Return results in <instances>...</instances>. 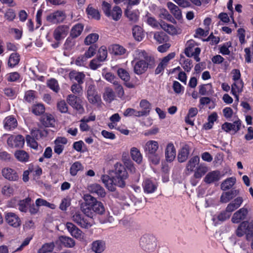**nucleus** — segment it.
Wrapping results in <instances>:
<instances>
[{
	"label": "nucleus",
	"mask_w": 253,
	"mask_h": 253,
	"mask_svg": "<svg viewBox=\"0 0 253 253\" xmlns=\"http://www.w3.org/2000/svg\"><path fill=\"white\" fill-rule=\"evenodd\" d=\"M131 65L134 73L137 75L145 73L148 69H153L155 65V60L144 50L137 49L133 54Z\"/></svg>",
	"instance_id": "nucleus-1"
},
{
	"label": "nucleus",
	"mask_w": 253,
	"mask_h": 253,
	"mask_svg": "<svg viewBox=\"0 0 253 253\" xmlns=\"http://www.w3.org/2000/svg\"><path fill=\"white\" fill-rule=\"evenodd\" d=\"M84 200L86 208H84L86 213L93 218L96 214L102 215L105 212L103 204L90 194L84 195Z\"/></svg>",
	"instance_id": "nucleus-2"
},
{
	"label": "nucleus",
	"mask_w": 253,
	"mask_h": 253,
	"mask_svg": "<svg viewBox=\"0 0 253 253\" xmlns=\"http://www.w3.org/2000/svg\"><path fill=\"white\" fill-rule=\"evenodd\" d=\"M159 148V144L157 141L149 140L147 141L144 147L146 155L149 160L154 165H157L160 163L161 157L157 152Z\"/></svg>",
	"instance_id": "nucleus-3"
},
{
	"label": "nucleus",
	"mask_w": 253,
	"mask_h": 253,
	"mask_svg": "<svg viewBox=\"0 0 253 253\" xmlns=\"http://www.w3.org/2000/svg\"><path fill=\"white\" fill-rule=\"evenodd\" d=\"M114 180L115 184L121 188L126 186V180L128 178V173L124 165L117 162L114 165Z\"/></svg>",
	"instance_id": "nucleus-4"
},
{
	"label": "nucleus",
	"mask_w": 253,
	"mask_h": 253,
	"mask_svg": "<svg viewBox=\"0 0 253 253\" xmlns=\"http://www.w3.org/2000/svg\"><path fill=\"white\" fill-rule=\"evenodd\" d=\"M232 78L234 82L231 85V93L239 101V93L243 91L244 85L243 81L241 79V74L239 69H234L231 71Z\"/></svg>",
	"instance_id": "nucleus-5"
},
{
	"label": "nucleus",
	"mask_w": 253,
	"mask_h": 253,
	"mask_svg": "<svg viewBox=\"0 0 253 253\" xmlns=\"http://www.w3.org/2000/svg\"><path fill=\"white\" fill-rule=\"evenodd\" d=\"M236 234L238 237L246 235L247 240L253 237V219L242 222L236 230Z\"/></svg>",
	"instance_id": "nucleus-6"
},
{
	"label": "nucleus",
	"mask_w": 253,
	"mask_h": 253,
	"mask_svg": "<svg viewBox=\"0 0 253 253\" xmlns=\"http://www.w3.org/2000/svg\"><path fill=\"white\" fill-rule=\"evenodd\" d=\"M93 217L89 216L84 208L83 213L77 212L73 216V220L81 227L89 228L92 225Z\"/></svg>",
	"instance_id": "nucleus-7"
},
{
	"label": "nucleus",
	"mask_w": 253,
	"mask_h": 253,
	"mask_svg": "<svg viewBox=\"0 0 253 253\" xmlns=\"http://www.w3.org/2000/svg\"><path fill=\"white\" fill-rule=\"evenodd\" d=\"M66 102L79 114H83L84 112L83 101L80 96L69 94L66 97Z\"/></svg>",
	"instance_id": "nucleus-8"
},
{
	"label": "nucleus",
	"mask_w": 253,
	"mask_h": 253,
	"mask_svg": "<svg viewBox=\"0 0 253 253\" xmlns=\"http://www.w3.org/2000/svg\"><path fill=\"white\" fill-rule=\"evenodd\" d=\"M140 246L146 252L153 251L157 246L155 238L150 235H144L140 239Z\"/></svg>",
	"instance_id": "nucleus-9"
},
{
	"label": "nucleus",
	"mask_w": 253,
	"mask_h": 253,
	"mask_svg": "<svg viewBox=\"0 0 253 253\" xmlns=\"http://www.w3.org/2000/svg\"><path fill=\"white\" fill-rule=\"evenodd\" d=\"M86 92L87 98L90 103L95 104L101 100L100 96L98 95L94 84H90L88 85Z\"/></svg>",
	"instance_id": "nucleus-10"
},
{
	"label": "nucleus",
	"mask_w": 253,
	"mask_h": 253,
	"mask_svg": "<svg viewBox=\"0 0 253 253\" xmlns=\"http://www.w3.org/2000/svg\"><path fill=\"white\" fill-rule=\"evenodd\" d=\"M7 143L11 148H21L24 145L25 139L21 135H10L7 139Z\"/></svg>",
	"instance_id": "nucleus-11"
},
{
	"label": "nucleus",
	"mask_w": 253,
	"mask_h": 253,
	"mask_svg": "<svg viewBox=\"0 0 253 253\" xmlns=\"http://www.w3.org/2000/svg\"><path fill=\"white\" fill-rule=\"evenodd\" d=\"M5 220L9 226L14 228L19 227L21 223L19 217L16 213L12 212H5Z\"/></svg>",
	"instance_id": "nucleus-12"
},
{
	"label": "nucleus",
	"mask_w": 253,
	"mask_h": 253,
	"mask_svg": "<svg viewBox=\"0 0 253 253\" xmlns=\"http://www.w3.org/2000/svg\"><path fill=\"white\" fill-rule=\"evenodd\" d=\"M88 190L90 193L93 195L97 196L98 197L104 198L106 196L105 189L98 184H90L88 187Z\"/></svg>",
	"instance_id": "nucleus-13"
},
{
	"label": "nucleus",
	"mask_w": 253,
	"mask_h": 253,
	"mask_svg": "<svg viewBox=\"0 0 253 253\" xmlns=\"http://www.w3.org/2000/svg\"><path fill=\"white\" fill-rule=\"evenodd\" d=\"M166 160L168 162H172L176 157V149L172 142L169 143L165 149Z\"/></svg>",
	"instance_id": "nucleus-14"
},
{
	"label": "nucleus",
	"mask_w": 253,
	"mask_h": 253,
	"mask_svg": "<svg viewBox=\"0 0 253 253\" xmlns=\"http://www.w3.org/2000/svg\"><path fill=\"white\" fill-rule=\"evenodd\" d=\"M222 177L220 171L216 170L209 172L204 178V181L207 184H211L218 182Z\"/></svg>",
	"instance_id": "nucleus-15"
},
{
	"label": "nucleus",
	"mask_w": 253,
	"mask_h": 253,
	"mask_svg": "<svg viewBox=\"0 0 253 253\" xmlns=\"http://www.w3.org/2000/svg\"><path fill=\"white\" fill-rule=\"evenodd\" d=\"M46 20L53 24H57L63 21V11L57 10L46 17Z\"/></svg>",
	"instance_id": "nucleus-16"
},
{
	"label": "nucleus",
	"mask_w": 253,
	"mask_h": 253,
	"mask_svg": "<svg viewBox=\"0 0 253 253\" xmlns=\"http://www.w3.org/2000/svg\"><path fill=\"white\" fill-rule=\"evenodd\" d=\"M248 213L247 208L244 207L239 209L235 212L231 219L232 222L234 223H240L241 220L245 219Z\"/></svg>",
	"instance_id": "nucleus-17"
},
{
	"label": "nucleus",
	"mask_w": 253,
	"mask_h": 253,
	"mask_svg": "<svg viewBox=\"0 0 253 253\" xmlns=\"http://www.w3.org/2000/svg\"><path fill=\"white\" fill-rule=\"evenodd\" d=\"M2 176L6 179L10 181H16L19 178V176L16 171L9 168H4L2 170Z\"/></svg>",
	"instance_id": "nucleus-18"
},
{
	"label": "nucleus",
	"mask_w": 253,
	"mask_h": 253,
	"mask_svg": "<svg viewBox=\"0 0 253 253\" xmlns=\"http://www.w3.org/2000/svg\"><path fill=\"white\" fill-rule=\"evenodd\" d=\"M190 149L189 146L186 144L179 150L177 160L179 163L185 162L188 159L190 154Z\"/></svg>",
	"instance_id": "nucleus-19"
},
{
	"label": "nucleus",
	"mask_w": 253,
	"mask_h": 253,
	"mask_svg": "<svg viewBox=\"0 0 253 253\" xmlns=\"http://www.w3.org/2000/svg\"><path fill=\"white\" fill-rule=\"evenodd\" d=\"M142 186L144 193L147 194L155 192L158 187V185L155 182L149 179H147L144 180L143 182Z\"/></svg>",
	"instance_id": "nucleus-20"
},
{
	"label": "nucleus",
	"mask_w": 253,
	"mask_h": 253,
	"mask_svg": "<svg viewBox=\"0 0 253 253\" xmlns=\"http://www.w3.org/2000/svg\"><path fill=\"white\" fill-rule=\"evenodd\" d=\"M101 180L104 184L106 187L110 191H115L116 190V184L114 180V176L111 178L109 175L104 174L101 176Z\"/></svg>",
	"instance_id": "nucleus-21"
},
{
	"label": "nucleus",
	"mask_w": 253,
	"mask_h": 253,
	"mask_svg": "<svg viewBox=\"0 0 253 253\" xmlns=\"http://www.w3.org/2000/svg\"><path fill=\"white\" fill-rule=\"evenodd\" d=\"M198 113V110L197 108H190L188 110L187 115L185 117V122L186 124L191 126H194L195 119L193 118L196 116Z\"/></svg>",
	"instance_id": "nucleus-22"
},
{
	"label": "nucleus",
	"mask_w": 253,
	"mask_h": 253,
	"mask_svg": "<svg viewBox=\"0 0 253 253\" xmlns=\"http://www.w3.org/2000/svg\"><path fill=\"white\" fill-rule=\"evenodd\" d=\"M69 77L72 81H75L78 84H83L85 77L83 72H79L76 71H72L69 73Z\"/></svg>",
	"instance_id": "nucleus-23"
},
{
	"label": "nucleus",
	"mask_w": 253,
	"mask_h": 253,
	"mask_svg": "<svg viewBox=\"0 0 253 253\" xmlns=\"http://www.w3.org/2000/svg\"><path fill=\"white\" fill-rule=\"evenodd\" d=\"M239 192L238 190L232 189L229 191L223 193L220 197V202L222 203H228L236 197L239 194Z\"/></svg>",
	"instance_id": "nucleus-24"
},
{
	"label": "nucleus",
	"mask_w": 253,
	"mask_h": 253,
	"mask_svg": "<svg viewBox=\"0 0 253 253\" xmlns=\"http://www.w3.org/2000/svg\"><path fill=\"white\" fill-rule=\"evenodd\" d=\"M17 120L13 116H9L4 120V127L6 129L12 130L17 127Z\"/></svg>",
	"instance_id": "nucleus-25"
},
{
	"label": "nucleus",
	"mask_w": 253,
	"mask_h": 253,
	"mask_svg": "<svg viewBox=\"0 0 253 253\" xmlns=\"http://www.w3.org/2000/svg\"><path fill=\"white\" fill-rule=\"evenodd\" d=\"M130 8L127 7L125 11V15L130 21L136 23L138 20L139 12L138 10H131Z\"/></svg>",
	"instance_id": "nucleus-26"
},
{
	"label": "nucleus",
	"mask_w": 253,
	"mask_h": 253,
	"mask_svg": "<svg viewBox=\"0 0 253 253\" xmlns=\"http://www.w3.org/2000/svg\"><path fill=\"white\" fill-rule=\"evenodd\" d=\"M109 51L115 55H123L126 52V49L118 44H114L109 47Z\"/></svg>",
	"instance_id": "nucleus-27"
},
{
	"label": "nucleus",
	"mask_w": 253,
	"mask_h": 253,
	"mask_svg": "<svg viewBox=\"0 0 253 253\" xmlns=\"http://www.w3.org/2000/svg\"><path fill=\"white\" fill-rule=\"evenodd\" d=\"M85 12L89 18L99 20L101 15L98 9L93 7L91 4H89L85 9Z\"/></svg>",
	"instance_id": "nucleus-28"
},
{
	"label": "nucleus",
	"mask_w": 253,
	"mask_h": 253,
	"mask_svg": "<svg viewBox=\"0 0 253 253\" xmlns=\"http://www.w3.org/2000/svg\"><path fill=\"white\" fill-rule=\"evenodd\" d=\"M197 45L196 42L193 40H190L187 42L186 47L184 50V53L188 57H192L193 50L196 48L195 46Z\"/></svg>",
	"instance_id": "nucleus-29"
},
{
	"label": "nucleus",
	"mask_w": 253,
	"mask_h": 253,
	"mask_svg": "<svg viewBox=\"0 0 253 253\" xmlns=\"http://www.w3.org/2000/svg\"><path fill=\"white\" fill-rule=\"evenodd\" d=\"M42 124L46 127H53L55 125V119L51 114H45L41 119Z\"/></svg>",
	"instance_id": "nucleus-30"
},
{
	"label": "nucleus",
	"mask_w": 253,
	"mask_h": 253,
	"mask_svg": "<svg viewBox=\"0 0 253 253\" xmlns=\"http://www.w3.org/2000/svg\"><path fill=\"white\" fill-rule=\"evenodd\" d=\"M84 26L82 23H77L73 26L70 31V37L73 38H77L80 36L83 30Z\"/></svg>",
	"instance_id": "nucleus-31"
},
{
	"label": "nucleus",
	"mask_w": 253,
	"mask_h": 253,
	"mask_svg": "<svg viewBox=\"0 0 253 253\" xmlns=\"http://www.w3.org/2000/svg\"><path fill=\"white\" fill-rule=\"evenodd\" d=\"M91 249L95 253H101L105 249V242L102 240H96L93 242Z\"/></svg>",
	"instance_id": "nucleus-32"
},
{
	"label": "nucleus",
	"mask_w": 253,
	"mask_h": 253,
	"mask_svg": "<svg viewBox=\"0 0 253 253\" xmlns=\"http://www.w3.org/2000/svg\"><path fill=\"white\" fill-rule=\"evenodd\" d=\"M132 35L135 40L138 42L142 41L144 37L142 28L138 25H135L133 27Z\"/></svg>",
	"instance_id": "nucleus-33"
},
{
	"label": "nucleus",
	"mask_w": 253,
	"mask_h": 253,
	"mask_svg": "<svg viewBox=\"0 0 253 253\" xmlns=\"http://www.w3.org/2000/svg\"><path fill=\"white\" fill-rule=\"evenodd\" d=\"M139 106L142 109V111H140V112L142 114V117L146 116L149 114L151 105L148 101L146 99L141 100L140 102Z\"/></svg>",
	"instance_id": "nucleus-34"
},
{
	"label": "nucleus",
	"mask_w": 253,
	"mask_h": 253,
	"mask_svg": "<svg viewBox=\"0 0 253 253\" xmlns=\"http://www.w3.org/2000/svg\"><path fill=\"white\" fill-rule=\"evenodd\" d=\"M14 156L17 160L22 163H26L29 161V155L22 150H17L14 153Z\"/></svg>",
	"instance_id": "nucleus-35"
},
{
	"label": "nucleus",
	"mask_w": 253,
	"mask_h": 253,
	"mask_svg": "<svg viewBox=\"0 0 253 253\" xmlns=\"http://www.w3.org/2000/svg\"><path fill=\"white\" fill-rule=\"evenodd\" d=\"M48 134V129L46 128H41L39 129L33 130L31 131V135L37 140L43 138L47 136Z\"/></svg>",
	"instance_id": "nucleus-36"
},
{
	"label": "nucleus",
	"mask_w": 253,
	"mask_h": 253,
	"mask_svg": "<svg viewBox=\"0 0 253 253\" xmlns=\"http://www.w3.org/2000/svg\"><path fill=\"white\" fill-rule=\"evenodd\" d=\"M132 159L137 164H140L142 160V155L140 151L136 147H132L130 151Z\"/></svg>",
	"instance_id": "nucleus-37"
},
{
	"label": "nucleus",
	"mask_w": 253,
	"mask_h": 253,
	"mask_svg": "<svg viewBox=\"0 0 253 253\" xmlns=\"http://www.w3.org/2000/svg\"><path fill=\"white\" fill-rule=\"evenodd\" d=\"M236 178L231 177L224 180L221 184V189L225 191L230 189L236 183Z\"/></svg>",
	"instance_id": "nucleus-38"
},
{
	"label": "nucleus",
	"mask_w": 253,
	"mask_h": 253,
	"mask_svg": "<svg viewBox=\"0 0 253 253\" xmlns=\"http://www.w3.org/2000/svg\"><path fill=\"white\" fill-rule=\"evenodd\" d=\"M199 162L200 158L198 156L193 157L189 160L186 165V170L190 172L193 171L196 166L199 164Z\"/></svg>",
	"instance_id": "nucleus-39"
},
{
	"label": "nucleus",
	"mask_w": 253,
	"mask_h": 253,
	"mask_svg": "<svg viewBox=\"0 0 253 253\" xmlns=\"http://www.w3.org/2000/svg\"><path fill=\"white\" fill-rule=\"evenodd\" d=\"M14 187L15 186L14 185H10V184H6L3 185L1 188L2 194L7 197L12 196L14 192Z\"/></svg>",
	"instance_id": "nucleus-40"
},
{
	"label": "nucleus",
	"mask_w": 253,
	"mask_h": 253,
	"mask_svg": "<svg viewBox=\"0 0 253 253\" xmlns=\"http://www.w3.org/2000/svg\"><path fill=\"white\" fill-rule=\"evenodd\" d=\"M117 73L119 78L125 82H129L130 80V75L126 70L122 68H118Z\"/></svg>",
	"instance_id": "nucleus-41"
},
{
	"label": "nucleus",
	"mask_w": 253,
	"mask_h": 253,
	"mask_svg": "<svg viewBox=\"0 0 253 253\" xmlns=\"http://www.w3.org/2000/svg\"><path fill=\"white\" fill-rule=\"evenodd\" d=\"M122 14V11L121 8L118 6H115L112 10H111L109 17H111L113 20L118 21L121 18Z\"/></svg>",
	"instance_id": "nucleus-42"
},
{
	"label": "nucleus",
	"mask_w": 253,
	"mask_h": 253,
	"mask_svg": "<svg viewBox=\"0 0 253 253\" xmlns=\"http://www.w3.org/2000/svg\"><path fill=\"white\" fill-rule=\"evenodd\" d=\"M199 92L202 95H209L212 91V87L211 84H201L199 86Z\"/></svg>",
	"instance_id": "nucleus-43"
},
{
	"label": "nucleus",
	"mask_w": 253,
	"mask_h": 253,
	"mask_svg": "<svg viewBox=\"0 0 253 253\" xmlns=\"http://www.w3.org/2000/svg\"><path fill=\"white\" fill-rule=\"evenodd\" d=\"M151 15V14L147 11L145 16L146 23L153 28H158L159 26V22Z\"/></svg>",
	"instance_id": "nucleus-44"
},
{
	"label": "nucleus",
	"mask_w": 253,
	"mask_h": 253,
	"mask_svg": "<svg viewBox=\"0 0 253 253\" xmlns=\"http://www.w3.org/2000/svg\"><path fill=\"white\" fill-rule=\"evenodd\" d=\"M20 61V56L18 53L13 52L11 53L9 57L8 65L10 67H14L17 65Z\"/></svg>",
	"instance_id": "nucleus-45"
},
{
	"label": "nucleus",
	"mask_w": 253,
	"mask_h": 253,
	"mask_svg": "<svg viewBox=\"0 0 253 253\" xmlns=\"http://www.w3.org/2000/svg\"><path fill=\"white\" fill-rule=\"evenodd\" d=\"M154 38L159 43H165L169 41V37L163 32H157L155 33Z\"/></svg>",
	"instance_id": "nucleus-46"
},
{
	"label": "nucleus",
	"mask_w": 253,
	"mask_h": 253,
	"mask_svg": "<svg viewBox=\"0 0 253 253\" xmlns=\"http://www.w3.org/2000/svg\"><path fill=\"white\" fill-rule=\"evenodd\" d=\"M54 151L58 155L60 154L63 150V137H59L55 141Z\"/></svg>",
	"instance_id": "nucleus-47"
},
{
	"label": "nucleus",
	"mask_w": 253,
	"mask_h": 253,
	"mask_svg": "<svg viewBox=\"0 0 253 253\" xmlns=\"http://www.w3.org/2000/svg\"><path fill=\"white\" fill-rule=\"evenodd\" d=\"M207 171V167L201 165L196 168L194 174V177L200 179L204 175Z\"/></svg>",
	"instance_id": "nucleus-48"
},
{
	"label": "nucleus",
	"mask_w": 253,
	"mask_h": 253,
	"mask_svg": "<svg viewBox=\"0 0 253 253\" xmlns=\"http://www.w3.org/2000/svg\"><path fill=\"white\" fill-rule=\"evenodd\" d=\"M123 115L126 117H142V114L140 112V111H137L135 109L131 108H128L126 109L123 113Z\"/></svg>",
	"instance_id": "nucleus-49"
},
{
	"label": "nucleus",
	"mask_w": 253,
	"mask_h": 253,
	"mask_svg": "<svg viewBox=\"0 0 253 253\" xmlns=\"http://www.w3.org/2000/svg\"><path fill=\"white\" fill-rule=\"evenodd\" d=\"M30 202L31 199L30 198H27L25 199L20 201L18 204L19 210L22 212H26Z\"/></svg>",
	"instance_id": "nucleus-50"
},
{
	"label": "nucleus",
	"mask_w": 253,
	"mask_h": 253,
	"mask_svg": "<svg viewBox=\"0 0 253 253\" xmlns=\"http://www.w3.org/2000/svg\"><path fill=\"white\" fill-rule=\"evenodd\" d=\"M99 38V35L96 33H92L88 35L84 39V44L90 45L94 43L97 41Z\"/></svg>",
	"instance_id": "nucleus-51"
},
{
	"label": "nucleus",
	"mask_w": 253,
	"mask_h": 253,
	"mask_svg": "<svg viewBox=\"0 0 253 253\" xmlns=\"http://www.w3.org/2000/svg\"><path fill=\"white\" fill-rule=\"evenodd\" d=\"M73 147L78 152L84 153L87 150L86 146L82 140L75 142Z\"/></svg>",
	"instance_id": "nucleus-52"
},
{
	"label": "nucleus",
	"mask_w": 253,
	"mask_h": 253,
	"mask_svg": "<svg viewBox=\"0 0 253 253\" xmlns=\"http://www.w3.org/2000/svg\"><path fill=\"white\" fill-rule=\"evenodd\" d=\"M107 57V50L104 46H101L99 48L97 54V59L99 62L105 61Z\"/></svg>",
	"instance_id": "nucleus-53"
},
{
	"label": "nucleus",
	"mask_w": 253,
	"mask_h": 253,
	"mask_svg": "<svg viewBox=\"0 0 253 253\" xmlns=\"http://www.w3.org/2000/svg\"><path fill=\"white\" fill-rule=\"evenodd\" d=\"M71 90L73 93L72 94L81 96L83 92L82 84H78L76 83H74L71 86Z\"/></svg>",
	"instance_id": "nucleus-54"
},
{
	"label": "nucleus",
	"mask_w": 253,
	"mask_h": 253,
	"mask_svg": "<svg viewBox=\"0 0 253 253\" xmlns=\"http://www.w3.org/2000/svg\"><path fill=\"white\" fill-rule=\"evenodd\" d=\"M83 169L82 164L79 162H76L73 163L70 168V173L72 175H76L78 172Z\"/></svg>",
	"instance_id": "nucleus-55"
},
{
	"label": "nucleus",
	"mask_w": 253,
	"mask_h": 253,
	"mask_svg": "<svg viewBox=\"0 0 253 253\" xmlns=\"http://www.w3.org/2000/svg\"><path fill=\"white\" fill-rule=\"evenodd\" d=\"M35 139L36 138L32 136L28 135L26 136V141L28 146L35 150H37L38 148V144Z\"/></svg>",
	"instance_id": "nucleus-56"
},
{
	"label": "nucleus",
	"mask_w": 253,
	"mask_h": 253,
	"mask_svg": "<svg viewBox=\"0 0 253 253\" xmlns=\"http://www.w3.org/2000/svg\"><path fill=\"white\" fill-rule=\"evenodd\" d=\"M63 35V26H59L54 30L53 37L56 41H60Z\"/></svg>",
	"instance_id": "nucleus-57"
},
{
	"label": "nucleus",
	"mask_w": 253,
	"mask_h": 253,
	"mask_svg": "<svg viewBox=\"0 0 253 253\" xmlns=\"http://www.w3.org/2000/svg\"><path fill=\"white\" fill-rule=\"evenodd\" d=\"M54 248V244L53 242L46 243L42 245L39 250V253H48L53 251Z\"/></svg>",
	"instance_id": "nucleus-58"
},
{
	"label": "nucleus",
	"mask_w": 253,
	"mask_h": 253,
	"mask_svg": "<svg viewBox=\"0 0 253 253\" xmlns=\"http://www.w3.org/2000/svg\"><path fill=\"white\" fill-rule=\"evenodd\" d=\"M104 79L108 82L114 84H117L118 82V79L114 74L111 72H107L103 75Z\"/></svg>",
	"instance_id": "nucleus-59"
},
{
	"label": "nucleus",
	"mask_w": 253,
	"mask_h": 253,
	"mask_svg": "<svg viewBox=\"0 0 253 253\" xmlns=\"http://www.w3.org/2000/svg\"><path fill=\"white\" fill-rule=\"evenodd\" d=\"M115 98V93L112 89L108 88L106 90L104 94V99L109 102H112Z\"/></svg>",
	"instance_id": "nucleus-60"
},
{
	"label": "nucleus",
	"mask_w": 253,
	"mask_h": 253,
	"mask_svg": "<svg viewBox=\"0 0 253 253\" xmlns=\"http://www.w3.org/2000/svg\"><path fill=\"white\" fill-rule=\"evenodd\" d=\"M231 46V42H227L223 44L219 47V52L222 55H229L230 51L229 49V47Z\"/></svg>",
	"instance_id": "nucleus-61"
},
{
	"label": "nucleus",
	"mask_w": 253,
	"mask_h": 253,
	"mask_svg": "<svg viewBox=\"0 0 253 253\" xmlns=\"http://www.w3.org/2000/svg\"><path fill=\"white\" fill-rule=\"evenodd\" d=\"M45 110L43 104H37L33 107V113L36 115H40L42 114Z\"/></svg>",
	"instance_id": "nucleus-62"
},
{
	"label": "nucleus",
	"mask_w": 253,
	"mask_h": 253,
	"mask_svg": "<svg viewBox=\"0 0 253 253\" xmlns=\"http://www.w3.org/2000/svg\"><path fill=\"white\" fill-rule=\"evenodd\" d=\"M114 85H115L114 89L118 97L122 98L125 94L123 86L119 83V82L117 83V84H114Z\"/></svg>",
	"instance_id": "nucleus-63"
},
{
	"label": "nucleus",
	"mask_w": 253,
	"mask_h": 253,
	"mask_svg": "<svg viewBox=\"0 0 253 253\" xmlns=\"http://www.w3.org/2000/svg\"><path fill=\"white\" fill-rule=\"evenodd\" d=\"M97 47L96 44L90 45L87 50L85 52L84 54L88 58H91L96 53Z\"/></svg>",
	"instance_id": "nucleus-64"
}]
</instances>
